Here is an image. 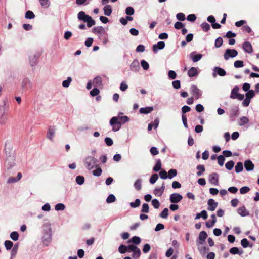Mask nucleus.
I'll use <instances>...</instances> for the list:
<instances>
[{"label":"nucleus","instance_id":"f8f14e48","mask_svg":"<svg viewBox=\"0 0 259 259\" xmlns=\"http://www.w3.org/2000/svg\"><path fill=\"white\" fill-rule=\"evenodd\" d=\"M21 87L23 91L27 90L32 87V82L29 78H25L22 80Z\"/></svg>","mask_w":259,"mask_h":259},{"label":"nucleus","instance_id":"c756f323","mask_svg":"<svg viewBox=\"0 0 259 259\" xmlns=\"http://www.w3.org/2000/svg\"><path fill=\"white\" fill-rule=\"evenodd\" d=\"M153 110V108L152 107H142L140 109V112L142 114H148L152 112Z\"/></svg>","mask_w":259,"mask_h":259},{"label":"nucleus","instance_id":"aec40b11","mask_svg":"<svg viewBox=\"0 0 259 259\" xmlns=\"http://www.w3.org/2000/svg\"><path fill=\"white\" fill-rule=\"evenodd\" d=\"M237 212L241 216V217H246L249 215V213L248 211L246 209L244 206H242L237 208Z\"/></svg>","mask_w":259,"mask_h":259},{"label":"nucleus","instance_id":"680f3d73","mask_svg":"<svg viewBox=\"0 0 259 259\" xmlns=\"http://www.w3.org/2000/svg\"><path fill=\"white\" fill-rule=\"evenodd\" d=\"M153 192L155 196L160 197L163 194L164 192L162 191V190H161L160 188H155Z\"/></svg>","mask_w":259,"mask_h":259},{"label":"nucleus","instance_id":"69168bd1","mask_svg":"<svg viewBox=\"0 0 259 259\" xmlns=\"http://www.w3.org/2000/svg\"><path fill=\"white\" fill-rule=\"evenodd\" d=\"M159 176L162 179H168L167 172L165 170H162L160 171L159 173Z\"/></svg>","mask_w":259,"mask_h":259},{"label":"nucleus","instance_id":"58836bf2","mask_svg":"<svg viewBox=\"0 0 259 259\" xmlns=\"http://www.w3.org/2000/svg\"><path fill=\"white\" fill-rule=\"evenodd\" d=\"M10 237L13 241H17L19 239V233L16 231H13L11 233Z\"/></svg>","mask_w":259,"mask_h":259},{"label":"nucleus","instance_id":"7c9ffc66","mask_svg":"<svg viewBox=\"0 0 259 259\" xmlns=\"http://www.w3.org/2000/svg\"><path fill=\"white\" fill-rule=\"evenodd\" d=\"M229 252L232 254L241 255L243 253V251L242 250L240 251L238 247H233L230 249Z\"/></svg>","mask_w":259,"mask_h":259},{"label":"nucleus","instance_id":"0e129e2a","mask_svg":"<svg viewBox=\"0 0 259 259\" xmlns=\"http://www.w3.org/2000/svg\"><path fill=\"white\" fill-rule=\"evenodd\" d=\"M234 66L235 68H241L244 66V63L243 61L237 60L234 62Z\"/></svg>","mask_w":259,"mask_h":259},{"label":"nucleus","instance_id":"c9c22d12","mask_svg":"<svg viewBox=\"0 0 259 259\" xmlns=\"http://www.w3.org/2000/svg\"><path fill=\"white\" fill-rule=\"evenodd\" d=\"M235 168L236 173H239L241 172L243 169V163L241 162H237L235 167Z\"/></svg>","mask_w":259,"mask_h":259},{"label":"nucleus","instance_id":"ea45409f","mask_svg":"<svg viewBox=\"0 0 259 259\" xmlns=\"http://www.w3.org/2000/svg\"><path fill=\"white\" fill-rule=\"evenodd\" d=\"M141 238L138 236H134L132 239L128 240V242H132L135 244L138 245L141 242Z\"/></svg>","mask_w":259,"mask_h":259},{"label":"nucleus","instance_id":"13d9d810","mask_svg":"<svg viewBox=\"0 0 259 259\" xmlns=\"http://www.w3.org/2000/svg\"><path fill=\"white\" fill-rule=\"evenodd\" d=\"M158 179V176L157 174H154L151 176L149 182L151 184H154Z\"/></svg>","mask_w":259,"mask_h":259},{"label":"nucleus","instance_id":"a878e982","mask_svg":"<svg viewBox=\"0 0 259 259\" xmlns=\"http://www.w3.org/2000/svg\"><path fill=\"white\" fill-rule=\"evenodd\" d=\"M102 79L100 76L96 77L93 81V84L96 87H100L102 85Z\"/></svg>","mask_w":259,"mask_h":259},{"label":"nucleus","instance_id":"052dcab7","mask_svg":"<svg viewBox=\"0 0 259 259\" xmlns=\"http://www.w3.org/2000/svg\"><path fill=\"white\" fill-rule=\"evenodd\" d=\"M151 203L153 207L155 209L159 208L160 206V202L157 199H154L151 201Z\"/></svg>","mask_w":259,"mask_h":259},{"label":"nucleus","instance_id":"4468645a","mask_svg":"<svg viewBox=\"0 0 259 259\" xmlns=\"http://www.w3.org/2000/svg\"><path fill=\"white\" fill-rule=\"evenodd\" d=\"M209 181L214 185H218L219 183V175L217 173H212L209 176Z\"/></svg>","mask_w":259,"mask_h":259},{"label":"nucleus","instance_id":"338daca9","mask_svg":"<svg viewBox=\"0 0 259 259\" xmlns=\"http://www.w3.org/2000/svg\"><path fill=\"white\" fill-rule=\"evenodd\" d=\"M135 10L132 7H127L125 9V13L128 15H132L134 14Z\"/></svg>","mask_w":259,"mask_h":259},{"label":"nucleus","instance_id":"2f4dec72","mask_svg":"<svg viewBox=\"0 0 259 259\" xmlns=\"http://www.w3.org/2000/svg\"><path fill=\"white\" fill-rule=\"evenodd\" d=\"M207 213L206 210H203L200 213H197L195 217V219L197 220L200 219V218H202L203 219L205 220L207 218Z\"/></svg>","mask_w":259,"mask_h":259},{"label":"nucleus","instance_id":"7ed1b4c3","mask_svg":"<svg viewBox=\"0 0 259 259\" xmlns=\"http://www.w3.org/2000/svg\"><path fill=\"white\" fill-rule=\"evenodd\" d=\"M84 165L88 170L98 166V160L93 156H88L84 159Z\"/></svg>","mask_w":259,"mask_h":259},{"label":"nucleus","instance_id":"e433bc0d","mask_svg":"<svg viewBox=\"0 0 259 259\" xmlns=\"http://www.w3.org/2000/svg\"><path fill=\"white\" fill-rule=\"evenodd\" d=\"M40 5L44 8L47 9L50 6V2L49 0H39Z\"/></svg>","mask_w":259,"mask_h":259},{"label":"nucleus","instance_id":"c03bdc74","mask_svg":"<svg viewBox=\"0 0 259 259\" xmlns=\"http://www.w3.org/2000/svg\"><path fill=\"white\" fill-rule=\"evenodd\" d=\"M168 209L167 208H165L160 213V217L163 219H166L168 215Z\"/></svg>","mask_w":259,"mask_h":259},{"label":"nucleus","instance_id":"b1692460","mask_svg":"<svg viewBox=\"0 0 259 259\" xmlns=\"http://www.w3.org/2000/svg\"><path fill=\"white\" fill-rule=\"evenodd\" d=\"M239 88L238 86H235L231 90L230 98L232 99H236V97L239 93Z\"/></svg>","mask_w":259,"mask_h":259},{"label":"nucleus","instance_id":"a211bd4d","mask_svg":"<svg viewBox=\"0 0 259 259\" xmlns=\"http://www.w3.org/2000/svg\"><path fill=\"white\" fill-rule=\"evenodd\" d=\"M202 57V55L201 54H197L196 52H192L190 54V58L194 62H196L199 61Z\"/></svg>","mask_w":259,"mask_h":259},{"label":"nucleus","instance_id":"2eb2a0df","mask_svg":"<svg viewBox=\"0 0 259 259\" xmlns=\"http://www.w3.org/2000/svg\"><path fill=\"white\" fill-rule=\"evenodd\" d=\"M165 44L164 41H159L156 44H154L152 46L153 51L155 53L157 52L159 50H162L165 47Z\"/></svg>","mask_w":259,"mask_h":259},{"label":"nucleus","instance_id":"4d7b16f0","mask_svg":"<svg viewBox=\"0 0 259 259\" xmlns=\"http://www.w3.org/2000/svg\"><path fill=\"white\" fill-rule=\"evenodd\" d=\"M56 211H63L65 209V206L63 203H58L55 206Z\"/></svg>","mask_w":259,"mask_h":259},{"label":"nucleus","instance_id":"6e6552de","mask_svg":"<svg viewBox=\"0 0 259 259\" xmlns=\"http://www.w3.org/2000/svg\"><path fill=\"white\" fill-rule=\"evenodd\" d=\"M183 199V196L179 193H172L169 196V201L172 203H178Z\"/></svg>","mask_w":259,"mask_h":259},{"label":"nucleus","instance_id":"f704fd0d","mask_svg":"<svg viewBox=\"0 0 259 259\" xmlns=\"http://www.w3.org/2000/svg\"><path fill=\"white\" fill-rule=\"evenodd\" d=\"M177 175V171L176 169H170L167 172L168 179H172Z\"/></svg>","mask_w":259,"mask_h":259},{"label":"nucleus","instance_id":"4be33fe9","mask_svg":"<svg viewBox=\"0 0 259 259\" xmlns=\"http://www.w3.org/2000/svg\"><path fill=\"white\" fill-rule=\"evenodd\" d=\"M244 167L247 171H251L254 169V166L251 160H247L244 162Z\"/></svg>","mask_w":259,"mask_h":259},{"label":"nucleus","instance_id":"c85d7f7f","mask_svg":"<svg viewBox=\"0 0 259 259\" xmlns=\"http://www.w3.org/2000/svg\"><path fill=\"white\" fill-rule=\"evenodd\" d=\"M196 169L198 171L197 172V176L198 177L201 176L204 172L205 171V167L203 165H198L196 166Z\"/></svg>","mask_w":259,"mask_h":259},{"label":"nucleus","instance_id":"f257e3e1","mask_svg":"<svg viewBox=\"0 0 259 259\" xmlns=\"http://www.w3.org/2000/svg\"><path fill=\"white\" fill-rule=\"evenodd\" d=\"M8 142L7 141L5 144V153L6 155V165L8 169L13 167L15 164V156L14 152L10 147H8Z\"/></svg>","mask_w":259,"mask_h":259},{"label":"nucleus","instance_id":"393cba45","mask_svg":"<svg viewBox=\"0 0 259 259\" xmlns=\"http://www.w3.org/2000/svg\"><path fill=\"white\" fill-rule=\"evenodd\" d=\"M198 74V72L196 68L192 67L188 71V75L190 77H195Z\"/></svg>","mask_w":259,"mask_h":259},{"label":"nucleus","instance_id":"5fc2aeb1","mask_svg":"<svg viewBox=\"0 0 259 259\" xmlns=\"http://www.w3.org/2000/svg\"><path fill=\"white\" fill-rule=\"evenodd\" d=\"M4 245L7 250H10L13 246V243L10 240H6L4 242Z\"/></svg>","mask_w":259,"mask_h":259},{"label":"nucleus","instance_id":"09e8293b","mask_svg":"<svg viewBox=\"0 0 259 259\" xmlns=\"http://www.w3.org/2000/svg\"><path fill=\"white\" fill-rule=\"evenodd\" d=\"M7 116L5 112L0 116V124H4L7 120Z\"/></svg>","mask_w":259,"mask_h":259},{"label":"nucleus","instance_id":"4c0bfd02","mask_svg":"<svg viewBox=\"0 0 259 259\" xmlns=\"http://www.w3.org/2000/svg\"><path fill=\"white\" fill-rule=\"evenodd\" d=\"M161 168V160L160 159H157L156 160V163L153 168V170L154 171L157 172L160 170Z\"/></svg>","mask_w":259,"mask_h":259},{"label":"nucleus","instance_id":"f03ea898","mask_svg":"<svg viewBox=\"0 0 259 259\" xmlns=\"http://www.w3.org/2000/svg\"><path fill=\"white\" fill-rule=\"evenodd\" d=\"M77 18L79 20L87 23V26L89 28L95 25V21L92 17L86 14L84 11H80L78 13Z\"/></svg>","mask_w":259,"mask_h":259},{"label":"nucleus","instance_id":"9b49d317","mask_svg":"<svg viewBox=\"0 0 259 259\" xmlns=\"http://www.w3.org/2000/svg\"><path fill=\"white\" fill-rule=\"evenodd\" d=\"M192 94L196 98L199 99L202 95V91L195 85H192L190 88Z\"/></svg>","mask_w":259,"mask_h":259},{"label":"nucleus","instance_id":"a19ab883","mask_svg":"<svg viewBox=\"0 0 259 259\" xmlns=\"http://www.w3.org/2000/svg\"><path fill=\"white\" fill-rule=\"evenodd\" d=\"M254 96L255 92L253 90H249L245 94V97L250 100L253 98Z\"/></svg>","mask_w":259,"mask_h":259},{"label":"nucleus","instance_id":"bb28decb","mask_svg":"<svg viewBox=\"0 0 259 259\" xmlns=\"http://www.w3.org/2000/svg\"><path fill=\"white\" fill-rule=\"evenodd\" d=\"M249 122V119L246 116L241 117L238 122V125L240 126H243Z\"/></svg>","mask_w":259,"mask_h":259},{"label":"nucleus","instance_id":"bf43d9fd","mask_svg":"<svg viewBox=\"0 0 259 259\" xmlns=\"http://www.w3.org/2000/svg\"><path fill=\"white\" fill-rule=\"evenodd\" d=\"M223 44V39L219 37L217 38L215 40V47L217 48H220Z\"/></svg>","mask_w":259,"mask_h":259},{"label":"nucleus","instance_id":"dca6fc26","mask_svg":"<svg viewBox=\"0 0 259 259\" xmlns=\"http://www.w3.org/2000/svg\"><path fill=\"white\" fill-rule=\"evenodd\" d=\"M242 48L244 51L249 54L253 52V49L251 44L249 41H245L242 45Z\"/></svg>","mask_w":259,"mask_h":259},{"label":"nucleus","instance_id":"e2e57ef3","mask_svg":"<svg viewBox=\"0 0 259 259\" xmlns=\"http://www.w3.org/2000/svg\"><path fill=\"white\" fill-rule=\"evenodd\" d=\"M218 163L219 165L221 166H223L224 163V161L225 160V157L223 155H219L218 157Z\"/></svg>","mask_w":259,"mask_h":259},{"label":"nucleus","instance_id":"f3484780","mask_svg":"<svg viewBox=\"0 0 259 259\" xmlns=\"http://www.w3.org/2000/svg\"><path fill=\"white\" fill-rule=\"evenodd\" d=\"M130 69L133 72H138L140 69L139 62L138 60L135 59L130 65Z\"/></svg>","mask_w":259,"mask_h":259},{"label":"nucleus","instance_id":"5701e85b","mask_svg":"<svg viewBox=\"0 0 259 259\" xmlns=\"http://www.w3.org/2000/svg\"><path fill=\"white\" fill-rule=\"evenodd\" d=\"M22 178V174L21 172H18L17 174V178L11 177L9 178L7 181L8 183H14L18 182Z\"/></svg>","mask_w":259,"mask_h":259},{"label":"nucleus","instance_id":"49530a36","mask_svg":"<svg viewBox=\"0 0 259 259\" xmlns=\"http://www.w3.org/2000/svg\"><path fill=\"white\" fill-rule=\"evenodd\" d=\"M76 182L77 184L81 185L84 182V178L82 176H77L75 178Z\"/></svg>","mask_w":259,"mask_h":259},{"label":"nucleus","instance_id":"72a5a7b5","mask_svg":"<svg viewBox=\"0 0 259 259\" xmlns=\"http://www.w3.org/2000/svg\"><path fill=\"white\" fill-rule=\"evenodd\" d=\"M104 31V29L103 28V27L102 26H97V27H94L92 29V32L96 33V34H100L103 33Z\"/></svg>","mask_w":259,"mask_h":259},{"label":"nucleus","instance_id":"39448f33","mask_svg":"<svg viewBox=\"0 0 259 259\" xmlns=\"http://www.w3.org/2000/svg\"><path fill=\"white\" fill-rule=\"evenodd\" d=\"M238 55V52L235 49H227L224 54L225 60H228L230 58H234Z\"/></svg>","mask_w":259,"mask_h":259},{"label":"nucleus","instance_id":"8fccbe9b","mask_svg":"<svg viewBox=\"0 0 259 259\" xmlns=\"http://www.w3.org/2000/svg\"><path fill=\"white\" fill-rule=\"evenodd\" d=\"M201 27L202 29L205 32H207L210 29V25L206 23V22H203L201 24Z\"/></svg>","mask_w":259,"mask_h":259},{"label":"nucleus","instance_id":"603ef678","mask_svg":"<svg viewBox=\"0 0 259 259\" xmlns=\"http://www.w3.org/2000/svg\"><path fill=\"white\" fill-rule=\"evenodd\" d=\"M149 211V206L147 203H144L142 205L141 212L144 213H147Z\"/></svg>","mask_w":259,"mask_h":259},{"label":"nucleus","instance_id":"9d476101","mask_svg":"<svg viewBox=\"0 0 259 259\" xmlns=\"http://www.w3.org/2000/svg\"><path fill=\"white\" fill-rule=\"evenodd\" d=\"M217 75L220 76H224L226 75V72L224 69L220 67H215L213 69L212 76L213 77H216Z\"/></svg>","mask_w":259,"mask_h":259},{"label":"nucleus","instance_id":"de8ad7c7","mask_svg":"<svg viewBox=\"0 0 259 259\" xmlns=\"http://www.w3.org/2000/svg\"><path fill=\"white\" fill-rule=\"evenodd\" d=\"M141 179H137L134 183V186L135 189L137 190H140L141 189Z\"/></svg>","mask_w":259,"mask_h":259},{"label":"nucleus","instance_id":"412c9836","mask_svg":"<svg viewBox=\"0 0 259 259\" xmlns=\"http://www.w3.org/2000/svg\"><path fill=\"white\" fill-rule=\"evenodd\" d=\"M122 113H119L118 117V121L121 125V124H123L126 122H127L130 121V118L128 116H120V115H122Z\"/></svg>","mask_w":259,"mask_h":259},{"label":"nucleus","instance_id":"37998d69","mask_svg":"<svg viewBox=\"0 0 259 259\" xmlns=\"http://www.w3.org/2000/svg\"><path fill=\"white\" fill-rule=\"evenodd\" d=\"M132 254V257L134 259L138 258L141 255V250L139 248H137L135 251H134Z\"/></svg>","mask_w":259,"mask_h":259},{"label":"nucleus","instance_id":"423d86ee","mask_svg":"<svg viewBox=\"0 0 259 259\" xmlns=\"http://www.w3.org/2000/svg\"><path fill=\"white\" fill-rule=\"evenodd\" d=\"M110 124L112 126V131L113 132H117L121 128V125L118 121V117L114 116L110 120Z\"/></svg>","mask_w":259,"mask_h":259},{"label":"nucleus","instance_id":"6ab92c4d","mask_svg":"<svg viewBox=\"0 0 259 259\" xmlns=\"http://www.w3.org/2000/svg\"><path fill=\"white\" fill-rule=\"evenodd\" d=\"M218 204V202H215L213 199H209L208 201V210L211 211H214L216 209Z\"/></svg>","mask_w":259,"mask_h":259},{"label":"nucleus","instance_id":"79ce46f5","mask_svg":"<svg viewBox=\"0 0 259 259\" xmlns=\"http://www.w3.org/2000/svg\"><path fill=\"white\" fill-rule=\"evenodd\" d=\"M141 200L137 198L135 200V202H132L130 203V205L132 208H136L140 206Z\"/></svg>","mask_w":259,"mask_h":259},{"label":"nucleus","instance_id":"3c124183","mask_svg":"<svg viewBox=\"0 0 259 259\" xmlns=\"http://www.w3.org/2000/svg\"><path fill=\"white\" fill-rule=\"evenodd\" d=\"M116 200V197L115 196L111 194H110L107 198L106 199V202L107 203H113L114 202H115Z\"/></svg>","mask_w":259,"mask_h":259},{"label":"nucleus","instance_id":"ddd939ff","mask_svg":"<svg viewBox=\"0 0 259 259\" xmlns=\"http://www.w3.org/2000/svg\"><path fill=\"white\" fill-rule=\"evenodd\" d=\"M39 56L40 55L38 53H35L29 56V63L31 66H35L36 65Z\"/></svg>","mask_w":259,"mask_h":259},{"label":"nucleus","instance_id":"774afa93","mask_svg":"<svg viewBox=\"0 0 259 259\" xmlns=\"http://www.w3.org/2000/svg\"><path fill=\"white\" fill-rule=\"evenodd\" d=\"M141 65L144 70H147L149 67V65L148 63L144 60H142L141 62Z\"/></svg>","mask_w":259,"mask_h":259},{"label":"nucleus","instance_id":"0eeeda50","mask_svg":"<svg viewBox=\"0 0 259 259\" xmlns=\"http://www.w3.org/2000/svg\"><path fill=\"white\" fill-rule=\"evenodd\" d=\"M207 237V233L202 231L200 232L198 239L196 240V245H203L205 242V240Z\"/></svg>","mask_w":259,"mask_h":259},{"label":"nucleus","instance_id":"473e14b6","mask_svg":"<svg viewBox=\"0 0 259 259\" xmlns=\"http://www.w3.org/2000/svg\"><path fill=\"white\" fill-rule=\"evenodd\" d=\"M104 13L106 16H110L112 12V8L110 5H107L104 7Z\"/></svg>","mask_w":259,"mask_h":259},{"label":"nucleus","instance_id":"a18cd8bd","mask_svg":"<svg viewBox=\"0 0 259 259\" xmlns=\"http://www.w3.org/2000/svg\"><path fill=\"white\" fill-rule=\"evenodd\" d=\"M234 166V162L232 160H230L227 162L225 164V167L228 170H231L232 169Z\"/></svg>","mask_w":259,"mask_h":259},{"label":"nucleus","instance_id":"1a4fd4ad","mask_svg":"<svg viewBox=\"0 0 259 259\" xmlns=\"http://www.w3.org/2000/svg\"><path fill=\"white\" fill-rule=\"evenodd\" d=\"M56 131V128L54 126H49L46 135V138L51 141L53 142Z\"/></svg>","mask_w":259,"mask_h":259},{"label":"nucleus","instance_id":"cd10ccee","mask_svg":"<svg viewBox=\"0 0 259 259\" xmlns=\"http://www.w3.org/2000/svg\"><path fill=\"white\" fill-rule=\"evenodd\" d=\"M201 245H197L198 250L201 255H204L205 253L209 251V248L206 246H202Z\"/></svg>","mask_w":259,"mask_h":259},{"label":"nucleus","instance_id":"20e7f679","mask_svg":"<svg viewBox=\"0 0 259 259\" xmlns=\"http://www.w3.org/2000/svg\"><path fill=\"white\" fill-rule=\"evenodd\" d=\"M52 237V229L49 227L44 230L42 242L44 245L47 246L51 242Z\"/></svg>","mask_w":259,"mask_h":259},{"label":"nucleus","instance_id":"6e6d98bb","mask_svg":"<svg viewBox=\"0 0 259 259\" xmlns=\"http://www.w3.org/2000/svg\"><path fill=\"white\" fill-rule=\"evenodd\" d=\"M25 18L26 19H31L35 17V15L32 11H27L25 13Z\"/></svg>","mask_w":259,"mask_h":259},{"label":"nucleus","instance_id":"864d4df0","mask_svg":"<svg viewBox=\"0 0 259 259\" xmlns=\"http://www.w3.org/2000/svg\"><path fill=\"white\" fill-rule=\"evenodd\" d=\"M72 81V78L71 77H68L67 79L64 80L62 82V86L64 88H68Z\"/></svg>","mask_w":259,"mask_h":259}]
</instances>
